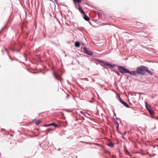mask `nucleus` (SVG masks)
Returning <instances> with one entry per match:
<instances>
[{"label":"nucleus","mask_w":158,"mask_h":158,"mask_svg":"<svg viewBox=\"0 0 158 158\" xmlns=\"http://www.w3.org/2000/svg\"><path fill=\"white\" fill-rule=\"evenodd\" d=\"M136 69L138 75L139 74L143 75L146 73H148L149 74L151 73V72L148 70L147 67L145 66H140L138 67Z\"/></svg>","instance_id":"nucleus-1"},{"label":"nucleus","mask_w":158,"mask_h":158,"mask_svg":"<svg viewBox=\"0 0 158 158\" xmlns=\"http://www.w3.org/2000/svg\"><path fill=\"white\" fill-rule=\"evenodd\" d=\"M118 70L121 73H128L129 72V70L124 67L120 66L118 67Z\"/></svg>","instance_id":"nucleus-2"},{"label":"nucleus","mask_w":158,"mask_h":158,"mask_svg":"<svg viewBox=\"0 0 158 158\" xmlns=\"http://www.w3.org/2000/svg\"><path fill=\"white\" fill-rule=\"evenodd\" d=\"M83 50L85 53L91 56L93 54L92 51L90 50L88 48L85 47H84L83 48Z\"/></svg>","instance_id":"nucleus-3"},{"label":"nucleus","mask_w":158,"mask_h":158,"mask_svg":"<svg viewBox=\"0 0 158 158\" xmlns=\"http://www.w3.org/2000/svg\"><path fill=\"white\" fill-rule=\"evenodd\" d=\"M55 78L57 80H59L61 81L62 79L59 75H57L56 73H54L53 74Z\"/></svg>","instance_id":"nucleus-4"},{"label":"nucleus","mask_w":158,"mask_h":158,"mask_svg":"<svg viewBox=\"0 0 158 158\" xmlns=\"http://www.w3.org/2000/svg\"><path fill=\"white\" fill-rule=\"evenodd\" d=\"M128 73H130L131 75L135 76H137L138 75V72H137V70H136V71H130L129 70V72Z\"/></svg>","instance_id":"nucleus-5"},{"label":"nucleus","mask_w":158,"mask_h":158,"mask_svg":"<svg viewBox=\"0 0 158 158\" xmlns=\"http://www.w3.org/2000/svg\"><path fill=\"white\" fill-rule=\"evenodd\" d=\"M119 101L121 103L124 105V106L126 107L127 108H129V106L128 104L121 98H120L119 99Z\"/></svg>","instance_id":"nucleus-6"},{"label":"nucleus","mask_w":158,"mask_h":158,"mask_svg":"<svg viewBox=\"0 0 158 158\" xmlns=\"http://www.w3.org/2000/svg\"><path fill=\"white\" fill-rule=\"evenodd\" d=\"M75 6L77 9H78L79 10L80 12L81 13H83L84 15H85V12L81 8L80 5H78V8L77 7L76 5H75Z\"/></svg>","instance_id":"nucleus-7"},{"label":"nucleus","mask_w":158,"mask_h":158,"mask_svg":"<svg viewBox=\"0 0 158 158\" xmlns=\"http://www.w3.org/2000/svg\"><path fill=\"white\" fill-rule=\"evenodd\" d=\"M53 126L55 127H59L58 125H57V124H56L54 123H50V124H48L46 125H45L44 126L45 127H48V126Z\"/></svg>","instance_id":"nucleus-8"},{"label":"nucleus","mask_w":158,"mask_h":158,"mask_svg":"<svg viewBox=\"0 0 158 158\" xmlns=\"http://www.w3.org/2000/svg\"><path fill=\"white\" fill-rule=\"evenodd\" d=\"M145 106L146 107L147 110L149 111L151 110V107L150 106L148 105L147 102H145Z\"/></svg>","instance_id":"nucleus-9"},{"label":"nucleus","mask_w":158,"mask_h":158,"mask_svg":"<svg viewBox=\"0 0 158 158\" xmlns=\"http://www.w3.org/2000/svg\"><path fill=\"white\" fill-rule=\"evenodd\" d=\"M107 145L110 147H113L114 146V143L109 142L106 144Z\"/></svg>","instance_id":"nucleus-10"},{"label":"nucleus","mask_w":158,"mask_h":158,"mask_svg":"<svg viewBox=\"0 0 158 158\" xmlns=\"http://www.w3.org/2000/svg\"><path fill=\"white\" fill-rule=\"evenodd\" d=\"M85 15V16L84 17V19L87 21H88L89 20V18L85 14V15Z\"/></svg>","instance_id":"nucleus-11"},{"label":"nucleus","mask_w":158,"mask_h":158,"mask_svg":"<svg viewBox=\"0 0 158 158\" xmlns=\"http://www.w3.org/2000/svg\"><path fill=\"white\" fill-rule=\"evenodd\" d=\"M80 43L78 41H76L75 43V46L76 47H79L80 46Z\"/></svg>","instance_id":"nucleus-12"},{"label":"nucleus","mask_w":158,"mask_h":158,"mask_svg":"<svg viewBox=\"0 0 158 158\" xmlns=\"http://www.w3.org/2000/svg\"><path fill=\"white\" fill-rule=\"evenodd\" d=\"M73 2L76 4L77 3H80L81 2V0H73Z\"/></svg>","instance_id":"nucleus-13"},{"label":"nucleus","mask_w":158,"mask_h":158,"mask_svg":"<svg viewBox=\"0 0 158 158\" xmlns=\"http://www.w3.org/2000/svg\"><path fill=\"white\" fill-rule=\"evenodd\" d=\"M103 64L105 65L108 66L110 67H111L112 66V65L108 64H107V63L106 62H103Z\"/></svg>","instance_id":"nucleus-14"},{"label":"nucleus","mask_w":158,"mask_h":158,"mask_svg":"<svg viewBox=\"0 0 158 158\" xmlns=\"http://www.w3.org/2000/svg\"><path fill=\"white\" fill-rule=\"evenodd\" d=\"M34 122L37 125H38L40 123V121H37V120H34Z\"/></svg>","instance_id":"nucleus-15"},{"label":"nucleus","mask_w":158,"mask_h":158,"mask_svg":"<svg viewBox=\"0 0 158 158\" xmlns=\"http://www.w3.org/2000/svg\"><path fill=\"white\" fill-rule=\"evenodd\" d=\"M52 129H50V128H49L47 130V133H46V135H47L48 133L50 131H52Z\"/></svg>","instance_id":"nucleus-16"},{"label":"nucleus","mask_w":158,"mask_h":158,"mask_svg":"<svg viewBox=\"0 0 158 158\" xmlns=\"http://www.w3.org/2000/svg\"><path fill=\"white\" fill-rule=\"evenodd\" d=\"M149 111L151 114H152L154 113L153 111L151 109Z\"/></svg>","instance_id":"nucleus-17"}]
</instances>
